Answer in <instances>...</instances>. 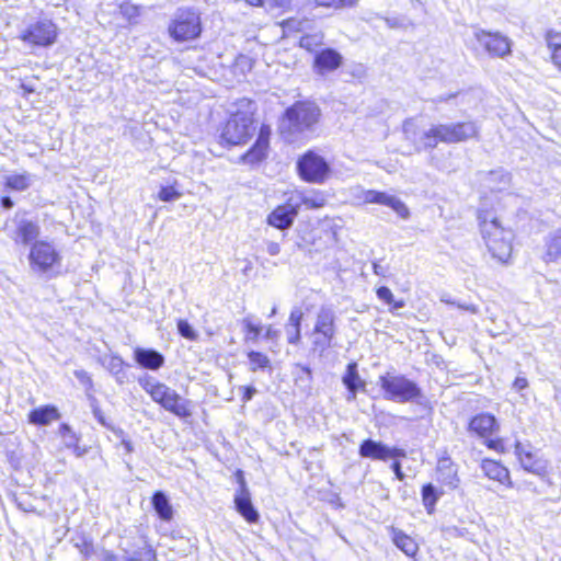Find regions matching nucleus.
Returning <instances> with one entry per match:
<instances>
[{"label":"nucleus","mask_w":561,"mask_h":561,"mask_svg":"<svg viewBox=\"0 0 561 561\" xmlns=\"http://www.w3.org/2000/svg\"><path fill=\"white\" fill-rule=\"evenodd\" d=\"M319 106L309 101H298L287 107L279 123V131L287 142H295L311 131L319 121Z\"/></svg>","instance_id":"nucleus-1"},{"label":"nucleus","mask_w":561,"mask_h":561,"mask_svg":"<svg viewBox=\"0 0 561 561\" xmlns=\"http://www.w3.org/2000/svg\"><path fill=\"white\" fill-rule=\"evenodd\" d=\"M478 128L473 122L435 124L424 131L419 140L417 151L434 149L439 142L457 144L476 137Z\"/></svg>","instance_id":"nucleus-2"},{"label":"nucleus","mask_w":561,"mask_h":561,"mask_svg":"<svg viewBox=\"0 0 561 561\" xmlns=\"http://www.w3.org/2000/svg\"><path fill=\"white\" fill-rule=\"evenodd\" d=\"M139 386L165 411L179 419H187L192 415L191 401L182 398L174 389L158 381L156 378L145 375L138 379Z\"/></svg>","instance_id":"nucleus-3"},{"label":"nucleus","mask_w":561,"mask_h":561,"mask_svg":"<svg viewBox=\"0 0 561 561\" xmlns=\"http://www.w3.org/2000/svg\"><path fill=\"white\" fill-rule=\"evenodd\" d=\"M377 385L388 401L408 403L419 402L423 398L422 389L414 380L394 370L380 375Z\"/></svg>","instance_id":"nucleus-4"},{"label":"nucleus","mask_w":561,"mask_h":561,"mask_svg":"<svg viewBox=\"0 0 561 561\" xmlns=\"http://www.w3.org/2000/svg\"><path fill=\"white\" fill-rule=\"evenodd\" d=\"M489 214L479 215L482 238L493 257L506 262L512 253L513 231L502 227L496 218Z\"/></svg>","instance_id":"nucleus-5"},{"label":"nucleus","mask_w":561,"mask_h":561,"mask_svg":"<svg viewBox=\"0 0 561 561\" xmlns=\"http://www.w3.org/2000/svg\"><path fill=\"white\" fill-rule=\"evenodd\" d=\"M202 13L195 7L178 8L169 22V36L178 43H185L198 38L203 31Z\"/></svg>","instance_id":"nucleus-6"},{"label":"nucleus","mask_w":561,"mask_h":561,"mask_svg":"<svg viewBox=\"0 0 561 561\" xmlns=\"http://www.w3.org/2000/svg\"><path fill=\"white\" fill-rule=\"evenodd\" d=\"M255 129L252 111H237L222 127L220 144L227 147L244 145L254 135Z\"/></svg>","instance_id":"nucleus-7"},{"label":"nucleus","mask_w":561,"mask_h":561,"mask_svg":"<svg viewBox=\"0 0 561 561\" xmlns=\"http://www.w3.org/2000/svg\"><path fill=\"white\" fill-rule=\"evenodd\" d=\"M30 270L39 276L53 277L55 267H59L61 255L53 243L48 241H35L28 253Z\"/></svg>","instance_id":"nucleus-8"},{"label":"nucleus","mask_w":561,"mask_h":561,"mask_svg":"<svg viewBox=\"0 0 561 561\" xmlns=\"http://www.w3.org/2000/svg\"><path fill=\"white\" fill-rule=\"evenodd\" d=\"M57 34L58 28L51 20L41 19L30 24L21 38L31 46L48 47L56 42Z\"/></svg>","instance_id":"nucleus-9"},{"label":"nucleus","mask_w":561,"mask_h":561,"mask_svg":"<svg viewBox=\"0 0 561 561\" xmlns=\"http://www.w3.org/2000/svg\"><path fill=\"white\" fill-rule=\"evenodd\" d=\"M300 178L310 183H322L330 172L329 163L313 151H308L297 161Z\"/></svg>","instance_id":"nucleus-10"},{"label":"nucleus","mask_w":561,"mask_h":561,"mask_svg":"<svg viewBox=\"0 0 561 561\" xmlns=\"http://www.w3.org/2000/svg\"><path fill=\"white\" fill-rule=\"evenodd\" d=\"M473 36L490 56L504 58L511 55L512 41L502 33L476 28Z\"/></svg>","instance_id":"nucleus-11"},{"label":"nucleus","mask_w":561,"mask_h":561,"mask_svg":"<svg viewBox=\"0 0 561 561\" xmlns=\"http://www.w3.org/2000/svg\"><path fill=\"white\" fill-rule=\"evenodd\" d=\"M237 479L239 489L234 494L236 510L248 523H256L260 518V514L252 503L250 491L241 470L237 472Z\"/></svg>","instance_id":"nucleus-12"},{"label":"nucleus","mask_w":561,"mask_h":561,"mask_svg":"<svg viewBox=\"0 0 561 561\" xmlns=\"http://www.w3.org/2000/svg\"><path fill=\"white\" fill-rule=\"evenodd\" d=\"M515 454L524 470L539 476L550 483L547 478L548 462L545 459L538 458L533 453V447L530 445H524L523 443L517 442L515 444Z\"/></svg>","instance_id":"nucleus-13"},{"label":"nucleus","mask_w":561,"mask_h":561,"mask_svg":"<svg viewBox=\"0 0 561 561\" xmlns=\"http://www.w3.org/2000/svg\"><path fill=\"white\" fill-rule=\"evenodd\" d=\"M13 222L15 228L9 236L15 243L32 245L35 241H38L37 238L41 233V227L37 221L16 215Z\"/></svg>","instance_id":"nucleus-14"},{"label":"nucleus","mask_w":561,"mask_h":561,"mask_svg":"<svg viewBox=\"0 0 561 561\" xmlns=\"http://www.w3.org/2000/svg\"><path fill=\"white\" fill-rule=\"evenodd\" d=\"M298 214L296 198L291 196L267 216V224L276 229L287 230L293 226Z\"/></svg>","instance_id":"nucleus-15"},{"label":"nucleus","mask_w":561,"mask_h":561,"mask_svg":"<svg viewBox=\"0 0 561 561\" xmlns=\"http://www.w3.org/2000/svg\"><path fill=\"white\" fill-rule=\"evenodd\" d=\"M364 201L365 203L370 204H380L390 207L396 214L402 218L408 219L410 216L409 208L405 206V204L398 197L393 195H389L385 192H378V191H367L364 194Z\"/></svg>","instance_id":"nucleus-16"},{"label":"nucleus","mask_w":561,"mask_h":561,"mask_svg":"<svg viewBox=\"0 0 561 561\" xmlns=\"http://www.w3.org/2000/svg\"><path fill=\"white\" fill-rule=\"evenodd\" d=\"M500 430L496 417L488 412L472 416L468 423V432L482 438H489Z\"/></svg>","instance_id":"nucleus-17"},{"label":"nucleus","mask_w":561,"mask_h":561,"mask_svg":"<svg viewBox=\"0 0 561 561\" xmlns=\"http://www.w3.org/2000/svg\"><path fill=\"white\" fill-rule=\"evenodd\" d=\"M336 313L330 306H321L317 311L314 327L312 334H321L325 337H335L336 328Z\"/></svg>","instance_id":"nucleus-18"},{"label":"nucleus","mask_w":561,"mask_h":561,"mask_svg":"<svg viewBox=\"0 0 561 561\" xmlns=\"http://www.w3.org/2000/svg\"><path fill=\"white\" fill-rule=\"evenodd\" d=\"M436 480L450 490H455L460 484L458 477V466L449 456H442L437 461Z\"/></svg>","instance_id":"nucleus-19"},{"label":"nucleus","mask_w":561,"mask_h":561,"mask_svg":"<svg viewBox=\"0 0 561 561\" xmlns=\"http://www.w3.org/2000/svg\"><path fill=\"white\" fill-rule=\"evenodd\" d=\"M342 55L333 48H323L316 53L313 68L317 73L324 75L336 70L342 65Z\"/></svg>","instance_id":"nucleus-20"},{"label":"nucleus","mask_w":561,"mask_h":561,"mask_svg":"<svg viewBox=\"0 0 561 561\" xmlns=\"http://www.w3.org/2000/svg\"><path fill=\"white\" fill-rule=\"evenodd\" d=\"M268 136L270 128L265 126L261 127L254 145L241 157L243 162L254 164L262 161L266 157Z\"/></svg>","instance_id":"nucleus-21"},{"label":"nucleus","mask_w":561,"mask_h":561,"mask_svg":"<svg viewBox=\"0 0 561 561\" xmlns=\"http://www.w3.org/2000/svg\"><path fill=\"white\" fill-rule=\"evenodd\" d=\"M135 362L145 369L158 370L164 365V356L153 348L136 347L134 350Z\"/></svg>","instance_id":"nucleus-22"},{"label":"nucleus","mask_w":561,"mask_h":561,"mask_svg":"<svg viewBox=\"0 0 561 561\" xmlns=\"http://www.w3.org/2000/svg\"><path fill=\"white\" fill-rule=\"evenodd\" d=\"M389 446L373 438L364 439L358 447V455L362 458L371 460H388Z\"/></svg>","instance_id":"nucleus-23"},{"label":"nucleus","mask_w":561,"mask_h":561,"mask_svg":"<svg viewBox=\"0 0 561 561\" xmlns=\"http://www.w3.org/2000/svg\"><path fill=\"white\" fill-rule=\"evenodd\" d=\"M28 422L37 426L49 425L53 421L60 419V413L55 405H42L32 410L27 415Z\"/></svg>","instance_id":"nucleus-24"},{"label":"nucleus","mask_w":561,"mask_h":561,"mask_svg":"<svg viewBox=\"0 0 561 561\" xmlns=\"http://www.w3.org/2000/svg\"><path fill=\"white\" fill-rule=\"evenodd\" d=\"M561 259V228L550 231L545 237V253L542 260L546 263Z\"/></svg>","instance_id":"nucleus-25"},{"label":"nucleus","mask_w":561,"mask_h":561,"mask_svg":"<svg viewBox=\"0 0 561 561\" xmlns=\"http://www.w3.org/2000/svg\"><path fill=\"white\" fill-rule=\"evenodd\" d=\"M481 469L489 479L495 480L501 484L512 486L510 471L500 462L491 459H484L481 463Z\"/></svg>","instance_id":"nucleus-26"},{"label":"nucleus","mask_w":561,"mask_h":561,"mask_svg":"<svg viewBox=\"0 0 561 561\" xmlns=\"http://www.w3.org/2000/svg\"><path fill=\"white\" fill-rule=\"evenodd\" d=\"M151 503L154 512L161 520H172L174 511L170 503V499L163 491H156L151 497Z\"/></svg>","instance_id":"nucleus-27"},{"label":"nucleus","mask_w":561,"mask_h":561,"mask_svg":"<svg viewBox=\"0 0 561 561\" xmlns=\"http://www.w3.org/2000/svg\"><path fill=\"white\" fill-rule=\"evenodd\" d=\"M297 209H300V206H305L307 209H319L322 208L327 204V197L322 192H305L299 193L296 196Z\"/></svg>","instance_id":"nucleus-28"},{"label":"nucleus","mask_w":561,"mask_h":561,"mask_svg":"<svg viewBox=\"0 0 561 561\" xmlns=\"http://www.w3.org/2000/svg\"><path fill=\"white\" fill-rule=\"evenodd\" d=\"M392 534V541L398 549L404 552L408 557H414L417 553L419 546L413 538L398 529H393Z\"/></svg>","instance_id":"nucleus-29"},{"label":"nucleus","mask_w":561,"mask_h":561,"mask_svg":"<svg viewBox=\"0 0 561 561\" xmlns=\"http://www.w3.org/2000/svg\"><path fill=\"white\" fill-rule=\"evenodd\" d=\"M342 382L345 388L360 389L362 392L366 391V382L358 374V366L356 362L348 363L346 370L342 377Z\"/></svg>","instance_id":"nucleus-30"},{"label":"nucleus","mask_w":561,"mask_h":561,"mask_svg":"<svg viewBox=\"0 0 561 561\" xmlns=\"http://www.w3.org/2000/svg\"><path fill=\"white\" fill-rule=\"evenodd\" d=\"M485 181L492 191H503L510 185L511 175L508 172L500 169L490 171L486 174Z\"/></svg>","instance_id":"nucleus-31"},{"label":"nucleus","mask_w":561,"mask_h":561,"mask_svg":"<svg viewBox=\"0 0 561 561\" xmlns=\"http://www.w3.org/2000/svg\"><path fill=\"white\" fill-rule=\"evenodd\" d=\"M443 492H438L437 488L432 483H427L422 488V502L428 514L434 512L435 505L438 502Z\"/></svg>","instance_id":"nucleus-32"},{"label":"nucleus","mask_w":561,"mask_h":561,"mask_svg":"<svg viewBox=\"0 0 561 561\" xmlns=\"http://www.w3.org/2000/svg\"><path fill=\"white\" fill-rule=\"evenodd\" d=\"M4 185L18 192H23L31 186V178L28 173L11 174L5 176Z\"/></svg>","instance_id":"nucleus-33"},{"label":"nucleus","mask_w":561,"mask_h":561,"mask_svg":"<svg viewBox=\"0 0 561 561\" xmlns=\"http://www.w3.org/2000/svg\"><path fill=\"white\" fill-rule=\"evenodd\" d=\"M156 558L154 551L147 543L136 551L129 552L125 550V561H152Z\"/></svg>","instance_id":"nucleus-34"},{"label":"nucleus","mask_w":561,"mask_h":561,"mask_svg":"<svg viewBox=\"0 0 561 561\" xmlns=\"http://www.w3.org/2000/svg\"><path fill=\"white\" fill-rule=\"evenodd\" d=\"M248 358L250 362V370L251 371H256L259 369L264 370L266 368H271L270 358L261 352L250 351L248 353Z\"/></svg>","instance_id":"nucleus-35"},{"label":"nucleus","mask_w":561,"mask_h":561,"mask_svg":"<svg viewBox=\"0 0 561 561\" xmlns=\"http://www.w3.org/2000/svg\"><path fill=\"white\" fill-rule=\"evenodd\" d=\"M59 434L67 448L75 446L79 442V437L67 423H62L59 426Z\"/></svg>","instance_id":"nucleus-36"},{"label":"nucleus","mask_w":561,"mask_h":561,"mask_svg":"<svg viewBox=\"0 0 561 561\" xmlns=\"http://www.w3.org/2000/svg\"><path fill=\"white\" fill-rule=\"evenodd\" d=\"M178 332L179 334L190 341H196L198 339V333L196 330L190 324L187 320L180 319L178 321Z\"/></svg>","instance_id":"nucleus-37"},{"label":"nucleus","mask_w":561,"mask_h":561,"mask_svg":"<svg viewBox=\"0 0 561 561\" xmlns=\"http://www.w3.org/2000/svg\"><path fill=\"white\" fill-rule=\"evenodd\" d=\"M102 365L111 373V374H117L119 373V369L124 368L126 366L123 358L118 355H112L108 358H104L102 360Z\"/></svg>","instance_id":"nucleus-38"},{"label":"nucleus","mask_w":561,"mask_h":561,"mask_svg":"<svg viewBox=\"0 0 561 561\" xmlns=\"http://www.w3.org/2000/svg\"><path fill=\"white\" fill-rule=\"evenodd\" d=\"M318 5L333 8V9H343V8H352L355 7L359 0H314Z\"/></svg>","instance_id":"nucleus-39"},{"label":"nucleus","mask_w":561,"mask_h":561,"mask_svg":"<svg viewBox=\"0 0 561 561\" xmlns=\"http://www.w3.org/2000/svg\"><path fill=\"white\" fill-rule=\"evenodd\" d=\"M158 197L162 202H173L181 197V193L171 185L161 186Z\"/></svg>","instance_id":"nucleus-40"},{"label":"nucleus","mask_w":561,"mask_h":561,"mask_svg":"<svg viewBox=\"0 0 561 561\" xmlns=\"http://www.w3.org/2000/svg\"><path fill=\"white\" fill-rule=\"evenodd\" d=\"M73 375L79 380V382L85 388L87 392L93 389V380L88 371L83 369H77L73 371Z\"/></svg>","instance_id":"nucleus-41"},{"label":"nucleus","mask_w":561,"mask_h":561,"mask_svg":"<svg viewBox=\"0 0 561 561\" xmlns=\"http://www.w3.org/2000/svg\"><path fill=\"white\" fill-rule=\"evenodd\" d=\"M285 330L287 342L293 345H298L301 341V327H290L286 324Z\"/></svg>","instance_id":"nucleus-42"},{"label":"nucleus","mask_w":561,"mask_h":561,"mask_svg":"<svg viewBox=\"0 0 561 561\" xmlns=\"http://www.w3.org/2000/svg\"><path fill=\"white\" fill-rule=\"evenodd\" d=\"M314 335V340L312 342V345L314 347V350H320V351H325L330 347H332L333 345V340L335 337H325L324 335H321V334H313Z\"/></svg>","instance_id":"nucleus-43"},{"label":"nucleus","mask_w":561,"mask_h":561,"mask_svg":"<svg viewBox=\"0 0 561 561\" xmlns=\"http://www.w3.org/2000/svg\"><path fill=\"white\" fill-rule=\"evenodd\" d=\"M302 319L304 311L300 307L296 306L291 309L286 324H289L290 327H301Z\"/></svg>","instance_id":"nucleus-44"},{"label":"nucleus","mask_w":561,"mask_h":561,"mask_svg":"<svg viewBox=\"0 0 561 561\" xmlns=\"http://www.w3.org/2000/svg\"><path fill=\"white\" fill-rule=\"evenodd\" d=\"M91 408L93 416L98 420V422L105 427H110V425L106 422L105 415L101 408L99 407L98 400L95 398H91Z\"/></svg>","instance_id":"nucleus-45"},{"label":"nucleus","mask_w":561,"mask_h":561,"mask_svg":"<svg viewBox=\"0 0 561 561\" xmlns=\"http://www.w3.org/2000/svg\"><path fill=\"white\" fill-rule=\"evenodd\" d=\"M244 329L248 333L253 334L254 337H257L261 333V327L257 323L252 321V317H247L242 321Z\"/></svg>","instance_id":"nucleus-46"},{"label":"nucleus","mask_w":561,"mask_h":561,"mask_svg":"<svg viewBox=\"0 0 561 561\" xmlns=\"http://www.w3.org/2000/svg\"><path fill=\"white\" fill-rule=\"evenodd\" d=\"M548 47L554 50L556 47H561V35L557 32L549 31L546 36Z\"/></svg>","instance_id":"nucleus-47"},{"label":"nucleus","mask_w":561,"mask_h":561,"mask_svg":"<svg viewBox=\"0 0 561 561\" xmlns=\"http://www.w3.org/2000/svg\"><path fill=\"white\" fill-rule=\"evenodd\" d=\"M376 294H377V297H378L380 300L385 301V302H386V304H388V305H391V304H392V301H393V295H392V291L390 290V288H389V287H387V286H381V287H379V288L377 289Z\"/></svg>","instance_id":"nucleus-48"},{"label":"nucleus","mask_w":561,"mask_h":561,"mask_svg":"<svg viewBox=\"0 0 561 561\" xmlns=\"http://www.w3.org/2000/svg\"><path fill=\"white\" fill-rule=\"evenodd\" d=\"M298 367L301 370V375L297 376V381H301V382H306L307 385H310L311 380H312V371H311L310 367L304 366V365H298Z\"/></svg>","instance_id":"nucleus-49"},{"label":"nucleus","mask_w":561,"mask_h":561,"mask_svg":"<svg viewBox=\"0 0 561 561\" xmlns=\"http://www.w3.org/2000/svg\"><path fill=\"white\" fill-rule=\"evenodd\" d=\"M242 390V401L248 402L252 400L254 394L256 393V389L253 386H243L241 387Z\"/></svg>","instance_id":"nucleus-50"},{"label":"nucleus","mask_w":561,"mask_h":561,"mask_svg":"<svg viewBox=\"0 0 561 561\" xmlns=\"http://www.w3.org/2000/svg\"><path fill=\"white\" fill-rule=\"evenodd\" d=\"M317 45L316 43V36H312V35H307V36H302L300 38V46L302 48H306L308 50H312V47Z\"/></svg>","instance_id":"nucleus-51"},{"label":"nucleus","mask_w":561,"mask_h":561,"mask_svg":"<svg viewBox=\"0 0 561 561\" xmlns=\"http://www.w3.org/2000/svg\"><path fill=\"white\" fill-rule=\"evenodd\" d=\"M98 558H99V561H118L117 556L106 549H102L99 552Z\"/></svg>","instance_id":"nucleus-52"},{"label":"nucleus","mask_w":561,"mask_h":561,"mask_svg":"<svg viewBox=\"0 0 561 561\" xmlns=\"http://www.w3.org/2000/svg\"><path fill=\"white\" fill-rule=\"evenodd\" d=\"M528 388V380L525 377H516L513 382V389L517 392H522L523 390Z\"/></svg>","instance_id":"nucleus-53"},{"label":"nucleus","mask_w":561,"mask_h":561,"mask_svg":"<svg viewBox=\"0 0 561 561\" xmlns=\"http://www.w3.org/2000/svg\"><path fill=\"white\" fill-rule=\"evenodd\" d=\"M407 451L403 448L389 447L388 459L405 458Z\"/></svg>","instance_id":"nucleus-54"},{"label":"nucleus","mask_w":561,"mask_h":561,"mask_svg":"<svg viewBox=\"0 0 561 561\" xmlns=\"http://www.w3.org/2000/svg\"><path fill=\"white\" fill-rule=\"evenodd\" d=\"M455 306H457V308L461 309V310H466V311H469L470 313H478L479 312V308L473 305V304H469V302H461V301H456Z\"/></svg>","instance_id":"nucleus-55"},{"label":"nucleus","mask_w":561,"mask_h":561,"mask_svg":"<svg viewBox=\"0 0 561 561\" xmlns=\"http://www.w3.org/2000/svg\"><path fill=\"white\" fill-rule=\"evenodd\" d=\"M391 470L393 471L396 478L400 481H403L404 478H405V474L403 473L402 469H401V463L398 461V460H394L392 463H391Z\"/></svg>","instance_id":"nucleus-56"},{"label":"nucleus","mask_w":561,"mask_h":561,"mask_svg":"<svg viewBox=\"0 0 561 561\" xmlns=\"http://www.w3.org/2000/svg\"><path fill=\"white\" fill-rule=\"evenodd\" d=\"M266 251L270 255H277L280 252V245L277 242L268 241L266 243Z\"/></svg>","instance_id":"nucleus-57"},{"label":"nucleus","mask_w":561,"mask_h":561,"mask_svg":"<svg viewBox=\"0 0 561 561\" xmlns=\"http://www.w3.org/2000/svg\"><path fill=\"white\" fill-rule=\"evenodd\" d=\"M373 271L376 275L385 277L388 272V268H387V266H383L378 262H374Z\"/></svg>","instance_id":"nucleus-58"},{"label":"nucleus","mask_w":561,"mask_h":561,"mask_svg":"<svg viewBox=\"0 0 561 561\" xmlns=\"http://www.w3.org/2000/svg\"><path fill=\"white\" fill-rule=\"evenodd\" d=\"M0 205L4 209H11L14 206V202L10 196H2L0 198Z\"/></svg>","instance_id":"nucleus-59"},{"label":"nucleus","mask_w":561,"mask_h":561,"mask_svg":"<svg viewBox=\"0 0 561 561\" xmlns=\"http://www.w3.org/2000/svg\"><path fill=\"white\" fill-rule=\"evenodd\" d=\"M551 58L553 62L561 68V46L552 50Z\"/></svg>","instance_id":"nucleus-60"},{"label":"nucleus","mask_w":561,"mask_h":561,"mask_svg":"<svg viewBox=\"0 0 561 561\" xmlns=\"http://www.w3.org/2000/svg\"><path fill=\"white\" fill-rule=\"evenodd\" d=\"M112 375L114 376L117 383L123 385L126 382L127 375L124 368L119 369V373Z\"/></svg>","instance_id":"nucleus-61"},{"label":"nucleus","mask_w":561,"mask_h":561,"mask_svg":"<svg viewBox=\"0 0 561 561\" xmlns=\"http://www.w3.org/2000/svg\"><path fill=\"white\" fill-rule=\"evenodd\" d=\"M486 446L490 449L500 450V448H502V446H503V443L501 439H488Z\"/></svg>","instance_id":"nucleus-62"},{"label":"nucleus","mask_w":561,"mask_h":561,"mask_svg":"<svg viewBox=\"0 0 561 561\" xmlns=\"http://www.w3.org/2000/svg\"><path fill=\"white\" fill-rule=\"evenodd\" d=\"M346 390H347L346 401H348V402L354 401L357 397V392L360 391V389H356V388H346Z\"/></svg>","instance_id":"nucleus-63"},{"label":"nucleus","mask_w":561,"mask_h":561,"mask_svg":"<svg viewBox=\"0 0 561 561\" xmlns=\"http://www.w3.org/2000/svg\"><path fill=\"white\" fill-rule=\"evenodd\" d=\"M288 1L289 0H266L267 5L277 8L284 7L286 3H288Z\"/></svg>","instance_id":"nucleus-64"}]
</instances>
